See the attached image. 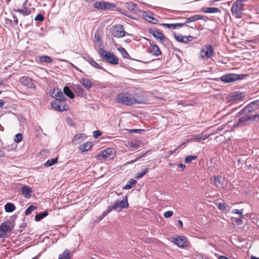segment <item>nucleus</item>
<instances>
[{
	"label": "nucleus",
	"instance_id": "f257e3e1",
	"mask_svg": "<svg viewBox=\"0 0 259 259\" xmlns=\"http://www.w3.org/2000/svg\"><path fill=\"white\" fill-rule=\"evenodd\" d=\"M115 101L118 104L131 106L134 105L146 104L148 102V99L146 94L142 92H137L134 94H131L127 92H122L116 95Z\"/></svg>",
	"mask_w": 259,
	"mask_h": 259
},
{
	"label": "nucleus",
	"instance_id": "f03ea898",
	"mask_svg": "<svg viewBox=\"0 0 259 259\" xmlns=\"http://www.w3.org/2000/svg\"><path fill=\"white\" fill-rule=\"evenodd\" d=\"M248 0H236L233 4L231 8V12L233 16L236 18H241L243 15V11Z\"/></svg>",
	"mask_w": 259,
	"mask_h": 259
},
{
	"label": "nucleus",
	"instance_id": "7ed1b4c3",
	"mask_svg": "<svg viewBox=\"0 0 259 259\" xmlns=\"http://www.w3.org/2000/svg\"><path fill=\"white\" fill-rule=\"evenodd\" d=\"M251 120L258 122L259 120L258 114L252 115L250 113L242 116L238 119L237 122L233 125V127H238L241 125H248Z\"/></svg>",
	"mask_w": 259,
	"mask_h": 259
},
{
	"label": "nucleus",
	"instance_id": "20e7f679",
	"mask_svg": "<svg viewBox=\"0 0 259 259\" xmlns=\"http://www.w3.org/2000/svg\"><path fill=\"white\" fill-rule=\"evenodd\" d=\"M259 109V100L253 101L237 113V117L245 114H250L255 110Z\"/></svg>",
	"mask_w": 259,
	"mask_h": 259
},
{
	"label": "nucleus",
	"instance_id": "39448f33",
	"mask_svg": "<svg viewBox=\"0 0 259 259\" xmlns=\"http://www.w3.org/2000/svg\"><path fill=\"white\" fill-rule=\"evenodd\" d=\"M248 76V74H244L228 73L222 76L220 79L225 83H232L236 80L243 79L246 76Z\"/></svg>",
	"mask_w": 259,
	"mask_h": 259
},
{
	"label": "nucleus",
	"instance_id": "423d86ee",
	"mask_svg": "<svg viewBox=\"0 0 259 259\" xmlns=\"http://www.w3.org/2000/svg\"><path fill=\"white\" fill-rule=\"evenodd\" d=\"M115 156V152L113 148H108L101 151L97 155L99 160L109 161L113 159Z\"/></svg>",
	"mask_w": 259,
	"mask_h": 259
},
{
	"label": "nucleus",
	"instance_id": "0eeeda50",
	"mask_svg": "<svg viewBox=\"0 0 259 259\" xmlns=\"http://www.w3.org/2000/svg\"><path fill=\"white\" fill-rule=\"evenodd\" d=\"M100 54L109 63L113 65H117L118 64L119 62L118 59L112 53L108 51H106L103 48H101L100 49Z\"/></svg>",
	"mask_w": 259,
	"mask_h": 259
},
{
	"label": "nucleus",
	"instance_id": "6e6552de",
	"mask_svg": "<svg viewBox=\"0 0 259 259\" xmlns=\"http://www.w3.org/2000/svg\"><path fill=\"white\" fill-rule=\"evenodd\" d=\"M128 207L127 197L124 196L123 199L121 201L116 200L112 206H110L111 210L120 211L122 209L127 208Z\"/></svg>",
	"mask_w": 259,
	"mask_h": 259
},
{
	"label": "nucleus",
	"instance_id": "1a4fd4ad",
	"mask_svg": "<svg viewBox=\"0 0 259 259\" xmlns=\"http://www.w3.org/2000/svg\"><path fill=\"white\" fill-rule=\"evenodd\" d=\"M112 34L117 38L122 37L125 36V32L124 30L123 26L119 24L112 27Z\"/></svg>",
	"mask_w": 259,
	"mask_h": 259
},
{
	"label": "nucleus",
	"instance_id": "9d476101",
	"mask_svg": "<svg viewBox=\"0 0 259 259\" xmlns=\"http://www.w3.org/2000/svg\"><path fill=\"white\" fill-rule=\"evenodd\" d=\"M94 7L98 10H110L114 8L115 5L108 2L100 1L95 3Z\"/></svg>",
	"mask_w": 259,
	"mask_h": 259
},
{
	"label": "nucleus",
	"instance_id": "9b49d317",
	"mask_svg": "<svg viewBox=\"0 0 259 259\" xmlns=\"http://www.w3.org/2000/svg\"><path fill=\"white\" fill-rule=\"evenodd\" d=\"M19 81L24 86L30 89H35V84L32 82V79L27 76H22L20 78Z\"/></svg>",
	"mask_w": 259,
	"mask_h": 259
},
{
	"label": "nucleus",
	"instance_id": "f8f14e48",
	"mask_svg": "<svg viewBox=\"0 0 259 259\" xmlns=\"http://www.w3.org/2000/svg\"><path fill=\"white\" fill-rule=\"evenodd\" d=\"M62 102L60 101L59 103H58L55 101H52L51 102V106L54 109L58 111L61 112L67 110L66 105Z\"/></svg>",
	"mask_w": 259,
	"mask_h": 259
},
{
	"label": "nucleus",
	"instance_id": "ddd939ff",
	"mask_svg": "<svg viewBox=\"0 0 259 259\" xmlns=\"http://www.w3.org/2000/svg\"><path fill=\"white\" fill-rule=\"evenodd\" d=\"M173 242L180 247L187 246L186 238L184 236H177L173 238Z\"/></svg>",
	"mask_w": 259,
	"mask_h": 259
},
{
	"label": "nucleus",
	"instance_id": "4468645a",
	"mask_svg": "<svg viewBox=\"0 0 259 259\" xmlns=\"http://www.w3.org/2000/svg\"><path fill=\"white\" fill-rule=\"evenodd\" d=\"M150 47L148 48V52L155 56H158L161 54V52L159 47L153 43H150Z\"/></svg>",
	"mask_w": 259,
	"mask_h": 259
},
{
	"label": "nucleus",
	"instance_id": "2eb2a0df",
	"mask_svg": "<svg viewBox=\"0 0 259 259\" xmlns=\"http://www.w3.org/2000/svg\"><path fill=\"white\" fill-rule=\"evenodd\" d=\"M149 32L155 38L159 39L160 42H163L165 41V36L158 29H151L149 30Z\"/></svg>",
	"mask_w": 259,
	"mask_h": 259
},
{
	"label": "nucleus",
	"instance_id": "dca6fc26",
	"mask_svg": "<svg viewBox=\"0 0 259 259\" xmlns=\"http://www.w3.org/2000/svg\"><path fill=\"white\" fill-rule=\"evenodd\" d=\"M224 178L221 176H213V185L218 189L224 187Z\"/></svg>",
	"mask_w": 259,
	"mask_h": 259
},
{
	"label": "nucleus",
	"instance_id": "f3484780",
	"mask_svg": "<svg viewBox=\"0 0 259 259\" xmlns=\"http://www.w3.org/2000/svg\"><path fill=\"white\" fill-rule=\"evenodd\" d=\"M143 17L146 21L152 24H156L158 22V20L153 16L152 13L150 12H144Z\"/></svg>",
	"mask_w": 259,
	"mask_h": 259
},
{
	"label": "nucleus",
	"instance_id": "a211bd4d",
	"mask_svg": "<svg viewBox=\"0 0 259 259\" xmlns=\"http://www.w3.org/2000/svg\"><path fill=\"white\" fill-rule=\"evenodd\" d=\"M200 56L202 58H208L210 57V45H207L205 48L201 50Z\"/></svg>",
	"mask_w": 259,
	"mask_h": 259
},
{
	"label": "nucleus",
	"instance_id": "6ab92c4d",
	"mask_svg": "<svg viewBox=\"0 0 259 259\" xmlns=\"http://www.w3.org/2000/svg\"><path fill=\"white\" fill-rule=\"evenodd\" d=\"M27 0H25V1L23 3V9H18L17 10H14L15 12H19L22 14H23L24 16H27L29 15L31 13V11L26 8V5L27 4Z\"/></svg>",
	"mask_w": 259,
	"mask_h": 259
},
{
	"label": "nucleus",
	"instance_id": "aec40b11",
	"mask_svg": "<svg viewBox=\"0 0 259 259\" xmlns=\"http://www.w3.org/2000/svg\"><path fill=\"white\" fill-rule=\"evenodd\" d=\"M245 97V93L240 92H234L232 93L230 96V100L235 101L238 100L242 99L243 97Z\"/></svg>",
	"mask_w": 259,
	"mask_h": 259
},
{
	"label": "nucleus",
	"instance_id": "412c9836",
	"mask_svg": "<svg viewBox=\"0 0 259 259\" xmlns=\"http://www.w3.org/2000/svg\"><path fill=\"white\" fill-rule=\"evenodd\" d=\"M87 61L90 64L97 69H102L104 71H106V69L101 67L97 62H96L92 58L88 57L87 59Z\"/></svg>",
	"mask_w": 259,
	"mask_h": 259
},
{
	"label": "nucleus",
	"instance_id": "4be33fe9",
	"mask_svg": "<svg viewBox=\"0 0 259 259\" xmlns=\"http://www.w3.org/2000/svg\"><path fill=\"white\" fill-rule=\"evenodd\" d=\"M57 92L54 95H52L53 97L60 101H64L66 100V98L64 97V94L61 90L59 89L56 90Z\"/></svg>",
	"mask_w": 259,
	"mask_h": 259
},
{
	"label": "nucleus",
	"instance_id": "5701e85b",
	"mask_svg": "<svg viewBox=\"0 0 259 259\" xmlns=\"http://www.w3.org/2000/svg\"><path fill=\"white\" fill-rule=\"evenodd\" d=\"M225 126V124L219 125L218 123H215L211 125V136L222 131Z\"/></svg>",
	"mask_w": 259,
	"mask_h": 259
},
{
	"label": "nucleus",
	"instance_id": "b1692460",
	"mask_svg": "<svg viewBox=\"0 0 259 259\" xmlns=\"http://www.w3.org/2000/svg\"><path fill=\"white\" fill-rule=\"evenodd\" d=\"M22 193L25 197H29L32 192V189L27 186H23L21 188Z\"/></svg>",
	"mask_w": 259,
	"mask_h": 259
},
{
	"label": "nucleus",
	"instance_id": "393cba45",
	"mask_svg": "<svg viewBox=\"0 0 259 259\" xmlns=\"http://www.w3.org/2000/svg\"><path fill=\"white\" fill-rule=\"evenodd\" d=\"M80 82L83 86V87L87 90L90 89L92 86L91 81L88 78H81Z\"/></svg>",
	"mask_w": 259,
	"mask_h": 259
},
{
	"label": "nucleus",
	"instance_id": "a878e982",
	"mask_svg": "<svg viewBox=\"0 0 259 259\" xmlns=\"http://www.w3.org/2000/svg\"><path fill=\"white\" fill-rule=\"evenodd\" d=\"M125 7L131 13H133V11L138 10V5L132 2L125 3Z\"/></svg>",
	"mask_w": 259,
	"mask_h": 259
},
{
	"label": "nucleus",
	"instance_id": "bb28decb",
	"mask_svg": "<svg viewBox=\"0 0 259 259\" xmlns=\"http://www.w3.org/2000/svg\"><path fill=\"white\" fill-rule=\"evenodd\" d=\"M206 18V17H202L199 15H195L193 16L190 17L188 18L186 20V21L185 24L189 23L190 22L195 21L196 20H200V19H205L204 18Z\"/></svg>",
	"mask_w": 259,
	"mask_h": 259
},
{
	"label": "nucleus",
	"instance_id": "cd10ccee",
	"mask_svg": "<svg viewBox=\"0 0 259 259\" xmlns=\"http://www.w3.org/2000/svg\"><path fill=\"white\" fill-rule=\"evenodd\" d=\"M92 146V143L91 142H87L81 145L79 149L82 152H86L89 150Z\"/></svg>",
	"mask_w": 259,
	"mask_h": 259
},
{
	"label": "nucleus",
	"instance_id": "c85d7f7f",
	"mask_svg": "<svg viewBox=\"0 0 259 259\" xmlns=\"http://www.w3.org/2000/svg\"><path fill=\"white\" fill-rule=\"evenodd\" d=\"M71 257V255L70 250L66 249L62 254L59 255L58 259H70Z\"/></svg>",
	"mask_w": 259,
	"mask_h": 259
},
{
	"label": "nucleus",
	"instance_id": "c756f323",
	"mask_svg": "<svg viewBox=\"0 0 259 259\" xmlns=\"http://www.w3.org/2000/svg\"><path fill=\"white\" fill-rule=\"evenodd\" d=\"M84 136L83 134H79L75 135L73 139V142L75 144L80 143L81 141L84 140L83 136Z\"/></svg>",
	"mask_w": 259,
	"mask_h": 259
},
{
	"label": "nucleus",
	"instance_id": "7c9ffc66",
	"mask_svg": "<svg viewBox=\"0 0 259 259\" xmlns=\"http://www.w3.org/2000/svg\"><path fill=\"white\" fill-rule=\"evenodd\" d=\"M74 90L78 96H82L85 94L84 90L80 85H75Z\"/></svg>",
	"mask_w": 259,
	"mask_h": 259
},
{
	"label": "nucleus",
	"instance_id": "2f4dec72",
	"mask_svg": "<svg viewBox=\"0 0 259 259\" xmlns=\"http://www.w3.org/2000/svg\"><path fill=\"white\" fill-rule=\"evenodd\" d=\"M16 207L12 203H7L5 206V210L7 212H12L15 210Z\"/></svg>",
	"mask_w": 259,
	"mask_h": 259
},
{
	"label": "nucleus",
	"instance_id": "473e14b6",
	"mask_svg": "<svg viewBox=\"0 0 259 259\" xmlns=\"http://www.w3.org/2000/svg\"><path fill=\"white\" fill-rule=\"evenodd\" d=\"M64 93L69 98L73 99L74 95L71 90L67 86L64 87L63 89Z\"/></svg>",
	"mask_w": 259,
	"mask_h": 259
},
{
	"label": "nucleus",
	"instance_id": "72a5a7b5",
	"mask_svg": "<svg viewBox=\"0 0 259 259\" xmlns=\"http://www.w3.org/2000/svg\"><path fill=\"white\" fill-rule=\"evenodd\" d=\"M210 136V134L202 133L201 134H198L195 136L194 139L200 141L201 140H205L208 138Z\"/></svg>",
	"mask_w": 259,
	"mask_h": 259
},
{
	"label": "nucleus",
	"instance_id": "f704fd0d",
	"mask_svg": "<svg viewBox=\"0 0 259 259\" xmlns=\"http://www.w3.org/2000/svg\"><path fill=\"white\" fill-rule=\"evenodd\" d=\"M137 181L136 180L132 179H130L123 188L126 190L130 189L133 187V185H135Z\"/></svg>",
	"mask_w": 259,
	"mask_h": 259
},
{
	"label": "nucleus",
	"instance_id": "c9c22d12",
	"mask_svg": "<svg viewBox=\"0 0 259 259\" xmlns=\"http://www.w3.org/2000/svg\"><path fill=\"white\" fill-rule=\"evenodd\" d=\"M118 50L124 58H125V59H130V56L129 55V54H128L127 51L123 48L120 47V48H118Z\"/></svg>",
	"mask_w": 259,
	"mask_h": 259
},
{
	"label": "nucleus",
	"instance_id": "e433bc0d",
	"mask_svg": "<svg viewBox=\"0 0 259 259\" xmlns=\"http://www.w3.org/2000/svg\"><path fill=\"white\" fill-rule=\"evenodd\" d=\"M58 161V158L48 159L44 164L46 167H50L54 164L56 163Z\"/></svg>",
	"mask_w": 259,
	"mask_h": 259
},
{
	"label": "nucleus",
	"instance_id": "4c0bfd02",
	"mask_svg": "<svg viewBox=\"0 0 259 259\" xmlns=\"http://www.w3.org/2000/svg\"><path fill=\"white\" fill-rule=\"evenodd\" d=\"M1 226L2 227V229L6 234L9 231L11 230L9 222L3 223L1 224Z\"/></svg>",
	"mask_w": 259,
	"mask_h": 259
},
{
	"label": "nucleus",
	"instance_id": "58836bf2",
	"mask_svg": "<svg viewBox=\"0 0 259 259\" xmlns=\"http://www.w3.org/2000/svg\"><path fill=\"white\" fill-rule=\"evenodd\" d=\"M39 60L41 63H52L53 60L48 56H42L39 57Z\"/></svg>",
	"mask_w": 259,
	"mask_h": 259
},
{
	"label": "nucleus",
	"instance_id": "ea45409f",
	"mask_svg": "<svg viewBox=\"0 0 259 259\" xmlns=\"http://www.w3.org/2000/svg\"><path fill=\"white\" fill-rule=\"evenodd\" d=\"M48 215L47 211H45L40 214H37L35 217V220L37 222L40 221L41 219Z\"/></svg>",
	"mask_w": 259,
	"mask_h": 259
},
{
	"label": "nucleus",
	"instance_id": "a19ab883",
	"mask_svg": "<svg viewBox=\"0 0 259 259\" xmlns=\"http://www.w3.org/2000/svg\"><path fill=\"white\" fill-rule=\"evenodd\" d=\"M197 156L196 155H189L185 157V162L186 163H190L192 160H195Z\"/></svg>",
	"mask_w": 259,
	"mask_h": 259
},
{
	"label": "nucleus",
	"instance_id": "79ce46f5",
	"mask_svg": "<svg viewBox=\"0 0 259 259\" xmlns=\"http://www.w3.org/2000/svg\"><path fill=\"white\" fill-rule=\"evenodd\" d=\"M111 211H112V210L110 208V206H108L107 209L102 213L101 215L100 216V217L99 218V221H101V220H102L104 217H105Z\"/></svg>",
	"mask_w": 259,
	"mask_h": 259
},
{
	"label": "nucleus",
	"instance_id": "37998d69",
	"mask_svg": "<svg viewBox=\"0 0 259 259\" xmlns=\"http://www.w3.org/2000/svg\"><path fill=\"white\" fill-rule=\"evenodd\" d=\"M148 171L149 169L147 168L144 169L141 172L137 174L136 178L138 179L142 178Z\"/></svg>",
	"mask_w": 259,
	"mask_h": 259
},
{
	"label": "nucleus",
	"instance_id": "c03bdc74",
	"mask_svg": "<svg viewBox=\"0 0 259 259\" xmlns=\"http://www.w3.org/2000/svg\"><path fill=\"white\" fill-rule=\"evenodd\" d=\"M36 207L33 205H30L25 210V214L29 215L33 210L36 209Z\"/></svg>",
	"mask_w": 259,
	"mask_h": 259
},
{
	"label": "nucleus",
	"instance_id": "a18cd8bd",
	"mask_svg": "<svg viewBox=\"0 0 259 259\" xmlns=\"http://www.w3.org/2000/svg\"><path fill=\"white\" fill-rule=\"evenodd\" d=\"M215 204L218 206L219 209H220L221 210L224 211L226 209V203H225L224 202H222V203L215 202Z\"/></svg>",
	"mask_w": 259,
	"mask_h": 259
},
{
	"label": "nucleus",
	"instance_id": "49530a36",
	"mask_svg": "<svg viewBox=\"0 0 259 259\" xmlns=\"http://www.w3.org/2000/svg\"><path fill=\"white\" fill-rule=\"evenodd\" d=\"M22 137H23V136L21 134H20V133L17 134L15 135L14 141L16 143H19L20 142H21L22 141Z\"/></svg>",
	"mask_w": 259,
	"mask_h": 259
},
{
	"label": "nucleus",
	"instance_id": "de8ad7c7",
	"mask_svg": "<svg viewBox=\"0 0 259 259\" xmlns=\"http://www.w3.org/2000/svg\"><path fill=\"white\" fill-rule=\"evenodd\" d=\"M162 25L168 29H176V25L175 24L163 23Z\"/></svg>",
	"mask_w": 259,
	"mask_h": 259
},
{
	"label": "nucleus",
	"instance_id": "09e8293b",
	"mask_svg": "<svg viewBox=\"0 0 259 259\" xmlns=\"http://www.w3.org/2000/svg\"><path fill=\"white\" fill-rule=\"evenodd\" d=\"M144 131V130H142V129H132V130H129V132L131 134H133V133L141 134Z\"/></svg>",
	"mask_w": 259,
	"mask_h": 259
},
{
	"label": "nucleus",
	"instance_id": "8fccbe9b",
	"mask_svg": "<svg viewBox=\"0 0 259 259\" xmlns=\"http://www.w3.org/2000/svg\"><path fill=\"white\" fill-rule=\"evenodd\" d=\"M35 21H42L44 20V17L41 14H38L34 18Z\"/></svg>",
	"mask_w": 259,
	"mask_h": 259
},
{
	"label": "nucleus",
	"instance_id": "3c124183",
	"mask_svg": "<svg viewBox=\"0 0 259 259\" xmlns=\"http://www.w3.org/2000/svg\"><path fill=\"white\" fill-rule=\"evenodd\" d=\"M173 213L172 211H167L164 213L163 216L165 218H169L172 215Z\"/></svg>",
	"mask_w": 259,
	"mask_h": 259
},
{
	"label": "nucleus",
	"instance_id": "603ef678",
	"mask_svg": "<svg viewBox=\"0 0 259 259\" xmlns=\"http://www.w3.org/2000/svg\"><path fill=\"white\" fill-rule=\"evenodd\" d=\"M102 134V133L99 130L95 131L93 132V136L95 138H97L99 136H101Z\"/></svg>",
	"mask_w": 259,
	"mask_h": 259
},
{
	"label": "nucleus",
	"instance_id": "864d4df0",
	"mask_svg": "<svg viewBox=\"0 0 259 259\" xmlns=\"http://www.w3.org/2000/svg\"><path fill=\"white\" fill-rule=\"evenodd\" d=\"M130 146L135 149H137L139 147V144L136 141H131L130 143Z\"/></svg>",
	"mask_w": 259,
	"mask_h": 259
},
{
	"label": "nucleus",
	"instance_id": "5fc2aeb1",
	"mask_svg": "<svg viewBox=\"0 0 259 259\" xmlns=\"http://www.w3.org/2000/svg\"><path fill=\"white\" fill-rule=\"evenodd\" d=\"M243 209H241V210H239V209H234L232 210V213H234L235 214H239L240 215H241V218L243 217Z\"/></svg>",
	"mask_w": 259,
	"mask_h": 259
},
{
	"label": "nucleus",
	"instance_id": "6e6d98bb",
	"mask_svg": "<svg viewBox=\"0 0 259 259\" xmlns=\"http://www.w3.org/2000/svg\"><path fill=\"white\" fill-rule=\"evenodd\" d=\"M234 222L237 225H241L243 223L242 220L241 218H235Z\"/></svg>",
	"mask_w": 259,
	"mask_h": 259
},
{
	"label": "nucleus",
	"instance_id": "4d7b16f0",
	"mask_svg": "<svg viewBox=\"0 0 259 259\" xmlns=\"http://www.w3.org/2000/svg\"><path fill=\"white\" fill-rule=\"evenodd\" d=\"M175 38L179 42H182L183 37L182 35H177L176 34H175Z\"/></svg>",
	"mask_w": 259,
	"mask_h": 259
},
{
	"label": "nucleus",
	"instance_id": "13d9d810",
	"mask_svg": "<svg viewBox=\"0 0 259 259\" xmlns=\"http://www.w3.org/2000/svg\"><path fill=\"white\" fill-rule=\"evenodd\" d=\"M6 234L2 229V227L0 225V238H5L6 236Z\"/></svg>",
	"mask_w": 259,
	"mask_h": 259
},
{
	"label": "nucleus",
	"instance_id": "bf43d9fd",
	"mask_svg": "<svg viewBox=\"0 0 259 259\" xmlns=\"http://www.w3.org/2000/svg\"><path fill=\"white\" fill-rule=\"evenodd\" d=\"M221 13V11L218 8L211 7V13Z\"/></svg>",
	"mask_w": 259,
	"mask_h": 259
},
{
	"label": "nucleus",
	"instance_id": "052dcab7",
	"mask_svg": "<svg viewBox=\"0 0 259 259\" xmlns=\"http://www.w3.org/2000/svg\"><path fill=\"white\" fill-rule=\"evenodd\" d=\"M220 114V112H217L215 115L214 116L213 118H218L219 119H220L221 118H224L226 115H222V116H220L219 114Z\"/></svg>",
	"mask_w": 259,
	"mask_h": 259
},
{
	"label": "nucleus",
	"instance_id": "680f3d73",
	"mask_svg": "<svg viewBox=\"0 0 259 259\" xmlns=\"http://www.w3.org/2000/svg\"><path fill=\"white\" fill-rule=\"evenodd\" d=\"M202 11L205 13H210V7H207V8H203Z\"/></svg>",
	"mask_w": 259,
	"mask_h": 259
},
{
	"label": "nucleus",
	"instance_id": "e2e57ef3",
	"mask_svg": "<svg viewBox=\"0 0 259 259\" xmlns=\"http://www.w3.org/2000/svg\"><path fill=\"white\" fill-rule=\"evenodd\" d=\"M122 14H123L124 15L126 16L127 17L132 18V19H135L134 17H133L132 15H129L127 14V12L126 11H124V12H122Z\"/></svg>",
	"mask_w": 259,
	"mask_h": 259
},
{
	"label": "nucleus",
	"instance_id": "0e129e2a",
	"mask_svg": "<svg viewBox=\"0 0 259 259\" xmlns=\"http://www.w3.org/2000/svg\"><path fill=\"white\" fill-rule=\"evenodd\" d=\"M71 66H72L74 69H75L77 71H79L80 72H82V70H81L79 68H78L77 66L73 64L72 63H70Z\"/></svg>",
	"mask_w": 259,
	"mask_h": 259
},
{
	"label": "nucleus",
	"instance_id": "69168bd1",
	"mask_svg": "<svg viewBox=\"0 0 259 259\" xmlns=\"http://www.w3.org/2000/svg\"><path fill=\"white\" fill-rule=\"evenodd\" d=\"M95 38H96V41L98 42V41H100V36H99V34H97L96 33H95Z\"/></svg>",
	"mask_w": 259,
	"mask_h": 259
},
{
	"label": "nucleus",
	"instance_id": "338daca9",
	"mask_svg": "<svg viewBox=\"0 0 259 259\" xmlns=\"http://www.w3.org/2000/svg\"><path fill=\"white\" fill-rule=\"evenodd\" d=\"M189 42V40H188V38H187L186 36L183 37V39L182 40V42L184 43H187Z\"/></svg>",
	"mask_w": 259,
	"mask_h": 259
},
{
	"label": "nucleus",
	"instance_id": "774afa93",
	"mask_svg": "<svg viewBox=\"0 0 259 259\" xmlns=\"http://www.w3.org/2000/svg\"><path fill=\"white\" fill-rule=\"evenodd\" d=\"M219 259H230L227 256H223V255H220L218 257Z\"/></svg>",
	"mask_w": 259,
	"mask_h": 259
}]
</instances>
